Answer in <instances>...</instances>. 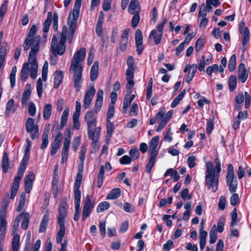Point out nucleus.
<instances>
[{"label": "nucleus", "mask_w": 251, "mask_h": 251, "mask_svg": "<svg viewBox=\"0 0 251 251\" xmlns=\"http://www.w3.org/2000/svg\"><path fill=\"white\" fill-rule=\"evenodd\" d=\"M85 55V49L81 48L75 53L71 63L70 72L73 74L74 87L77 92L79 91L81 87L83 71L82 62Z\"/></svg>", "instance_id": "f257e3e1"}, {"label": "nucleus", "mask_w": 251, "mask_h": 251, "mask_svg": "<svg viewBox=\"0 0 251 251\" xmlns=\"http://www.w3.org/2000/svg\"><path fill=\"white\" fill-rule=\"evenodd\" d=\"M37 26L33 25L24 42L23 47L25 51H27L30 47L31 50L29 52H38L40 48L41 37L39 35L35 36L37 32Z\"/></svg>", "instance_id": "f03ea898"}, {"label": "nucleus", "mask_w": 251, "mask_h": 251, "mask_svg": "<svg viewBox=\"0 0 251 251\" xmlns=\"http://www.w3.org/2000/svg\"><path fill=\"white\" fill-rule=\"evenodd\" d=\"M67 33L68 27L67 26L64 25L62 28L60 40L59 42L56 35L55 34L53 35L50 46L51 51L54 56H56L57 55H62L65 52Z\"/></svg>", "instance_id": "7ed1b4c3"}, {"label": "nucleus", "mask_w": 251, "mask_h": 251, "mask_svg": "<svg viewBox=\"0 0 251 251\" xmlns=\"http://www.w3.org/2000/svg\"><path fill=\"white\" fill-rule=\"evenodd\" d=\"M81 0H76L73 10L70 12L68 18V24L69 26V33L68 37V42L71 44L76 28L77 21L79 15V10Z\"/></svg>", "instance_id": "20e7f679"}, {"label": "nucleus", "mask_w": 251, "mask_h": 251, "mask_svg": "<svg viewBox=\"0 0 251 251\" xmlns=\"http://www.w3.org/2000/svg\"><path fill=\"white\" fill-rule=\"evenodd\" d=\"M206 168L205 183L207 188L211 189L213 192H215L218 189L219 174H215L213 165L211 162H208L206 164Z\"/></svg>", "instance_id": "39448f33"}, {"label": "nucleus", "mask_w": 251, "mask_h": 251, "mask_svg": "<svg viewBox=\"0 0 251 251\" xmlns=\"http://www.w3.org/2000/svg\"><path fill=\"white\" fill-rule=\"evenodd\" d=\"M127 69L126 71V79L127 81L126 84V88L129 93H130L132 89L134 82V71L135 70L134 61L132 56H130L127 59Z\"/></svg>", "instance_id": "423d86ee"}, {"label": "nucleus", "mask_w": 251, "mask_h": 251, "mask_svg": "<svg viewBox=\"0 0 251 251\" xmlns=\"http://www.w3.org/2000/svg\"><path fill=\"white\" fill-rule=\"evenodd\" d=\"M226 178L230 192H235L238 186V181L235 176L233 167L231 164L228 165Z\"/></svg>", "instance_id": "0eeeda50"}, {"label": "nucleus", "mask_w": 251, "mask_h": 251, "mask_svg": "<svg viewBox=\"0 0 251 251\" xmlns=\"http://www.w3.org/2000/svg\"><path fill=\"white\" fill-rule=\"evenodd\" d=\"M25 130L27 133H29L32 140H34L39 137V126L35 124L34 120L31 118H28L25 122Z\"/></svg>", "instance_id": "6e6552de"}, {"label": "nucleus", "mask_w": 251, "mask_h": 251, "mask_svg": "<svg viewBox=\"0 0 251 251\" xmlns=\"http://www.w3.org/2000/svg\"><path fill=\"white\" fill-rule=\"evenodd\" d=\"M20 219L17 217L12 226V233L14 235L12 239V251H18L20 248V236L16 232L18 231Z\"/></svg>", "instance_id": "1a4fd4ad"}, {"label": "nucleus", "mask_w": 251, "mask_h": 251, "mask_svg": "<svg viewBox=\"0 0 251 251\" xmlns=\"http://www.w3.org/2000/svg\"><path fill=\"white\" fill-rule=\"evenodd\" d=\"M101 128L96 126L87 127L88 138L92 141L91 146L94 147L100 138Z\"/></svg>", "instance_id": "9d476101"}, {"label": "nucleus", "mask_w": 251, "mask_h": 251, "mask_svg": "<svg viewBox=\"0 0 251 251\" xmlns=\"http://www.w3.org/2000/svg\"><path fill=\"white\" fill-rule=\"evenodd\" d=\"M239 32L243 35L242 41V44L243 47L242 48V50L244 52L246 50V48L245 46L249 43L250 39V31L249 28L245 26V23L243 21L240 22L239 24Z\"/></svg>", "instance_id": "9b49d317"}, {"label": "nucleus", "mask_w": 251, "mask_h": 251, "mask_svg": "<svg viewBox=\"0 0 251 251\" xmlns=\"http://www.w3.org/2000/svg\"><path fill=\"white\" fill-rule=\"evenodd\" d=\"M38 52H29L28 60L31 67H30V76L35 79L38 72V64L36 60V54Z\"/></svg>", "instance_id": "f8f14e48"}, {"label": "nucleus", "mask_w": 251, "mask_h": 251, "mask_svg": "<svg viewBox=\"0 0 251 251\" xmlns=\"http://www.w3.org/2000/svg\"><path fill=\"white\" fill-rule=\"evenodd\" d=\"M95 202H92L91 201L90 196L89 195H87L85 199V203L83 206L82 210V221H85L86 219L90 216L92 210L95 206Z\"/></svg>", "instance_id": "ddd939ff"}, {"label": "nucleus", "mask_w": 251, "mask_h": 251, "mask_svg": "<svg viewBox=\"0 0 251 251\" xmlns=\"http://www.w3.org/2000/svg\"><path fill=\"white\" fill-rule=\"evenodd\" d=\"M68 136L64 139L63 147L61 153V163L64 164L67 161L68 151L70 148V140L71 139L70 129H68Z\"/></svg>", "instance_id": "4468645a"}, {"label": "nucleus", "mask_w": 251, "mask_h": 251, "mask_svg": "<svg viewBox=\"0 0 251 251\" xmlns=\"http://www.w3.org/2000/svg\"><path fill=\"white\" fill-rule=\"evenodd\" d=\"M82 180V175L80 173H77L76 176L74 187V200H81V192L79 188L81 184Z\"/></svg>", "instance_id": "2eb2a0df"}, {"label": "nucleus", "mask_w": 251, "mask_h": 251, "mask_svg": "<svg viewBox=\"0 0 251 251\" xmlns=\"http://www.w3.org/2000/svg\"><path fill=\"white\" fill-rule=\"evenodd\" d=\"M96 93V90L94 87L91 86L89 89L87 91L84 97V106L85 109H88L90 107L93 98Z\"/></svg>", "instance_id": "dca6fc26"}, {"label": "nucleus", "mask_w": 251, "mask_h": 251, "mask_svg": "<svg viewBox=\"0 0 251 251\" xmlns=\"http://www.w3.org/2000/svg\"><path fill=\"white\" fill-rule=\"evenodd\" d=\"M97 114L91 110L86 112L84 117V120L86 122L87 127L97 126Z\"/></svg>", "instance_id": "f3484780"}, {"label": "nucleus", "mask_w": 251, "mask_h": 251, "mask_svg": "<svg viewBox=\"0 0 251 251\" xmlns=\"http://www.w3.org/2000/svg\"><path fill=\"white\" fill-rule=\"evenodd\" d=\"M129 29L124 30L121 36L120 39L119 48L122 51H124L127 48L128 42Z\"/></svg>", "instance_id": "a211bd4d"}, {"label": "nucleus", "mask_w": 251, "mask_h": 251, "mask_svg": "<svg viewBox=\"0 0 251 251\" xmlns=\"http://www.w3.org/2000/svg\"><path fill=\"white\" fill-rule=\"evenodd\" d=\"M63 139V135L61 133L59 132L51 144V149L50 153L51 155H54L57 152V150L60 148L62 140Z\"/></svg>", "instance_id": "6ab92c4d"}, {"label": "nucleus", "mask_w": 251, "mask_h": 251, "mask_svg": "<svg viewBox=\"0 0 251 251\" xmlns=\"http://www.w3.org/2000/svg\"><path fill=\"white\" fill-rule=\"evenodd\" d=\"M34 179V175L32 172H30L29 174L25 177V191L27 193H29L32 188L33 181Z\"/></svg>", "instance_id": "aec40b11"}, {"label": "nucleus", "mask_w": 251, "mask_h": 251, "mask_svg": "<svg viewBox=\"0 0 251 251\" xmlns=\"http://www.w3.org/2000/svg\"><path fill=\"white\" fill-rule=\"evenodd\" d=\"M103 91L101 89H99L97 95L95 105L94 108V111L97 114L100 110L103 102Z\"/></svg>", "instance_id": "412c9836"}, {"label": "nucleus", "mask_w": 251, "mask_h": 251, "mask_svg": "<svg viewBox=\"0 0 251 251\" xmlns=\"http://www.w3.org/2000/svg\"><path fill=\"white\" fill-rule=\"evenodd\" d=\"M248 74L246 70L244 64L241 63L238 66V78L242 82L244 83L248 78Z\"/></svg>", "instance_id": "4be33fe9"}, {"label": "nucleus", "mask_w": 251, "mask_h": 251, "mask_svg": "<svg viewBox=\"0 0 251 251\" xmlns=\"http://www.w3.org/2000/svg\"><path fill=\"white\" fill-rule=\"evenodd\" d=\"M163 35L157 32L156 29L152 30L149 36V40H152L155 45H158L161 42Z\"/></svg>", "instance_id": "5701e85b"}, {"label": "nucleus", "mask_w": 251, "mask_h": 251, "mask_svg": "<svg viewBox=\"0 0 251 251\" xmlns=\"http://www.w3.org/2000/svg\"><path fill=\"white\" fill-rule=\"evenodd\" d=\"M59 214L57 218L59 225L65 226V218L67 215V210L65 206L61 205L58 208Z\"/></svg>", "instance_id": "b1692460"}, {"label": "nucleus", "mask_w": 251, "mask_h": 251, "mask_svg": "<svg viewBox=\"0 0 251 251\" xmlns=\"http://www.w3.org/2000/svg\"><path fill=\"white\" fill-rule=\"evenodd\" d=\"M52 21V14L51 12H49L48 13L47 18L44 21L43 24V31L44 32V37L45 38L47 37V34L46 33L48 32L50 27V25L51 24Z\"/></svg>", "instance_id": "393cba45"}, {"label": "nucleus", "mask_w": 251, "mask_h": 251, "mask_svg": "<svg viewBox=\"0 0 251 251\" xmlns=\"http://www.w3.org/2000/svg\"><path fill=\"white\" fill-rule=\"evenodd\" d=\"M157 155L155 151L150 152V156L148 163L146 167V171L149 174L156 162V157Z\"/></svg>", "instance_id": "a878e982"}, {"label": "nucleus", "mask_w": 251, "mask_h": 251, "mask_svg": "<svg viewBox=\"0 0 251 251\" xmlns=\"http://www.w3.org/2000/svg\"><path fill=\"white\" fill-rule=\"evenodd\" d=\"M22 216H23V221L22 222L21 227L24 229L26 230L27 229L30 219V214L28 212L21 213L18 216L20 219Z\"/></svg>", "instance_id": "bb28decb"}, {"label": "nucleus", "mask_w": 251, "mask_h": 251, "mask_svg": "<svg viewBox=\"0 0 251 251\" xmlns=\"http://www.w3.org/2000/svg\"><path fill=\"white\" fill-rule=\"evenodd\" d=\"M99 74V62L96 61L94 63L90 71V78L92 81L96 80Z\"/></svg>", "instance_id": "cd10ccee"}, {"label": "nucleus", "mask_w": 251, "mask_h": 251, "mask_svg": "<svg viewBox=\"0 0 251 251\" xmlns=\"http://www.w3.org/2000/svg\"><path fill=\"white\" fill-rule=\"evenodd\" d=\"M49 129L45 127L42 136V143L41 145L40 148L42 150L45 149L49 144Z\"/></svg>", "instance_id": "c85d7f7f"}, {"label": "nucleus", "mask_w": 251, "mask_h": 251, "mask_svg": "<svg viewBox=\"0 0 251 251\" xmlns=\"http://www.w3.org/2000/svg\"><path fill=\"white\" fill-rule=\"evenodd\" d=\"M140 9V8L138 0H131L128 8V12L130 14H134L136 13V11L139 12Z\"/></svg>", "instance_id": "c756f323"}, {"label": "nucleus", "mask_w": 251, "mask_h": 251, "mask_svg": "<svg viewBox=\"0 0 251 251\" xmlns=\"http://www.w3.org/2000/svg\"><path fill=\"white\" fill-rule=\"evenodd\" d=\"M49 221V217L48 214H45L42 219L41 223L39 226V232L43 233L45 232L48 226V223Z\"/></svg>", "instance_id": "7c9ffc66"}, {"label": "nucleus", "mask_w": 251, "mask_h": 251, "mask_svg": "<svg viewBox=\"0 0 251 251\" xmlns=\"http://www.w3.org/2000/svg\"><path fill=\"white\" fill-rule=\"evenodd\" d=\"M63 77V73L60 71H56L54 78V88L57 89L62 82Z\"/></svg>", "instance_id": "2f4dec72"}, {"label": "nucleus", "mask_w": 251, "mask_h": 251, "mask_svg": "<svg viewBox=\"0 0 251 251\" xmlns=\"http://www.w3.org/2000/svg\"><path fill=\"white\" fill-rule=\"evenodd\" d=\"M30 63L29 62L25 63L22 67L21 70V80L23 81H25L28 78L29 69H30Z\"/></svg>", "instance_id": "473e14b6"}, {"label": "nucleus", "mask_w": 251, "mask_h": 251, "mask_svg": "<svg viewBox=\"0 0 251 251\" xmlns=\"http://www.w3.org/2000/svg\"><path fill=\"white\" fill-rule=\"evenodd\" d=\"M121 194V190L119 188H115L111 190L107 195V200H114L118 198Z\"/></svg>", "instance_id": "72a5a7b5"}, {"label": "nucleus", "mask_w": 251, "mask_h": 251, "mask_svg": "<svg viewBox=\"0 0 251 251\" xmlns=\"http://www.w3.org/2000/svg\"><path fill=\"white\" fill-rule=\"evenodd\" d=\"M159 139V137L158 136H155L151 140L150 146H149V150L151 151V152H152L153 151H155L156 154H158V150L157 149V144Z\"/></svg>", "instance_id": "f704fd0d"}, {"label": "nucleus", "mask_w": 251, "mask_h": 251, "mask_svg": "<svg viewBox=\"0 0 251 251\" xmlns=\"http://www.w3.org/2000/svg\"><path fill=\"white\" fill-rule=\"evenodd\" d=\"M70 110L68 107H66L61 117L60 128H63L67 124Z\"/></svg>", "instance_id": "c9c22d12"}, {"label": "nucleus", "mask_w": 251, "mask_h": 251, "mask_svg": "<svg viewBox=\"0 0 251 251\" xmlns=\"http://www.w3.org/2000/svg\"><path fill=\"white\" fill-rule=\"evenodd\" d=\"M9 157L7 152H4L2 159V170L3 173L7 172L9 168Z\"/></svg>", "instance_id": "e433bc0d"}, {"label": "nucleus", "mask_w": 251, "mask_h": 251, "mask_svg": "<svg viewBox=\"0 0 251 251\" xmlns=\"http://www.w3.org/2000/svg\"><path fill=\"white\" fill-rule=\"evenodd\" d=\"M52 111V107L50 104H46L43 109V118L45 121L49 119Z\"/></svg>", "instance_id": "4c0bfd02"}, {"label": "nucleus", "mask_w": 251, "mask_h": 251, "mask_svg": "<svg viewBox=\"0 0 251 251\" xmlns=\"http://www.w3.org/2000/svg\"><path fill=\"white\" fill-rule=\"evenodd\" d=\"M59 226V230H58L56 235V242L58 244L63 243L62 240L64 236L65 233V226Z\"/></svg>", "instance_id": "58836bf2"}, {"label": "nucleus", "mask_w": 251, "mask_h": 251, "mask_svg": "<svg viewBox=\"0 0 251 251\" xmlns=\"http://www.w3.org/2000/svg\"><path fill=\"white\" fill-rule=\"evenodd\" d=\"M190 70L189 71L187 77L186 78V81L189 83L192 80L195 74L197 69V65L196 64H193L191 65Z\"/></svg>", "instance_id": "ea45409f"}, {"label": "nucleus", "mask_w": 251, "mask_h": 251, "mask_svg": "<svg viewBox=\"0 0 251 251\" xmlns=\"http://www.w3.org/2000/svg\"><path fill=\"white\" fill-rule=\"evenodd\" d=\"M7 47V43H4L0 49V68L2 67L4 61V57L6 52Z\"/></svg>", "instance_id": "a19ab883"}, {"label": "nucleus", "mask_w": 251, "mask_h": 251, "mask_svg": "<svg viewBox=\"0 0 251 251\" xmlns=\"http://www.w3.org/2000/svg\"><path fill=\"white\" fill-rule=\"evenodd\" d=\"M104 175V167L101 165L100 169V171L98 175V187L100 188L102 185L103 182V177Z\"/></svg>", "instance_id": "79ce46f5"}, {"label": "nucleus", "mask_w": 251, "mask_h": 251, "mask_svg": "<svg viewBox=\"0 0 251 251\" xmlns=\"http://www.w3.org/2000/svg\"><path fill=\"white\" fill-rule=\"evenodd\" d=\"M74 204L75 207V213L74 216V220L77 221L80 216V200H74Z\"/></svg>", "instance_id": "37998d69"}, {"label": "nucleus", "mask_w": 251, "mask_h": 251, "mask_svg": "<svg viewBox=\"0 0 251 251\" xmlns=\"http://www.w3.org/2000/svg\"><path fill=\"white\" fill-rule=\"evenodd\" d=\"M217 238V229L216 225H214L211 228L209 233V242L210 244H214L216 241Z\"/></svg>", "instance_id": "c03bdc74"}, {"label": "nucleus", "mask_w": 251, "mask_h": 251, "mask_svg": "<svg viewBox=\"0 0 251 251\" xmlns=\"http://www.w3.org/2000/svg\"><path fill=\"white\" fill-rule=\"evenodd\" d=\"M87 151L86 147L85 146H82L81 147L80 151L79 152V158L80 160L79 164L83 167L84 161L85 159V154Z\"/></svg>", "instance_id": "a18cd8bd"}, {"label": "nucleus", "mask_w": 251, "mask_h": 251, "mask_svg": "<svg viewBox=\"0 0 251 251\" xmlns=\"http://www.w3.org/2000/svg\"><path fill=\"white\" fill-rule=\"evenodd\" d=\"M237 79L235 75H231L228 81L229 89L230 92H233L236 87Z\"/></svg>", "instance_id": "49530a36"}, {"label": "nucleus", "mask_w": 251, "mask_h": 251, "mask_svg": "<svg viewBox=\"0 0 251 251\" xmlns=\"http://www.w3.org/2000/svg\"><path fill=\"white\" fill-rule=\"evenodd\" d=\"M9 205V201L7 199H4L2 202V207L0 209V217L5 218L6 210Z\"/></svg>", "instance_id": "de8ad7c7"}, {"label": "nucleus", "mask_w": 251, "mask_h": 251, "mask_svg": "<svg viewBox=\"0 0 251 251\" xmlns=\"http://www.w3.org/2000/svg\"><path fill=\"white\" fill-rule=\"evenodd\" d=\"M110 207V203L108 201H103L100 203L97 208V212L99 213L108 209Z\"/></svg>", "instance_id": "09e8293b"}, {"label": "nucleus", "mask_w": 251, "mask_h": 251, "mask_svg": "<svg viewBox=\"0 0 251 251\" xmlns=\"http://www.w3.org/2000/svg\"><path fill=\"white\" fill-rule=\"evenodd\" d=\"M114 130L113 124L110 120H106L107 134L109 138L112 137Z\"/></svg>", "instance_id": "8fccbe9b"}, {"label": "nucleus", "mask_w": 251, "mask_h": 251, "mask_svg": "<svg viewBox=\"0 0 251 251\" xmlns=\"http://www.w3.org/2000/svg\"><path fill=\"white\" fill-rule=\"evenodd\" d=\"M17 72V68L16 66L14 67L11 72L10 75V81L11 83V88H13L15 86L16 83V74Z\"/></svg>", "instance_id": "3c124183"}, {"label": "nucleus", "mask_w": 251, "mask_h": 251, "mask_svg": "<svg viewBox=\"0 0 251 251\" xmlns=\"http://www.w3.org/2000/svg\"><path fill=\"white\" fill-rule=\"evenodd\" d=\"M31 91L29 89H26L24 91L21 100L23 106L26 104V102L29 99Z\"/></svg>", "instance_id": "603ef678"}, {"label": "nucleus", "mask_w": 251, "mask_h": 251, "mask_svg": "<svg viewBox=\"0 0 251 251\" xmlns=\"http://www.w3.org/2000/svg\"><path fill=\"white\" fill-rule=\"evenodd\" d=\"M14 101L11 99H10L7 102L6 105V108L5 111V115L7 116H9L10 113L14 107Z\"/></svg>", "instance_id": "864d4df0"}, {"label": "nucleus", "mask_w": 251, "mask_h": 251, "mask_svg": "<svg viewBox=\"0 0 251 251\" xmlns=\"http://www.w3.org/2000/svg\"><path fill=\"white\" fill-rule=\"evenodd\" d=\"M236 66V55L235 54H232L228 62V69L230 72H232L234 70Z\"/></svg>", "instance_id": "5fc2aeb1"}, {"label": "nucleus", "mask_w": 251, "mask_h": 251, "mask_svg": "<svg viewBox=\"0 0 251 251\" xmlns=\"http://www.w3.org/2000/svg\"><path fill=\"white\" fill-rule=\"evenodd\" d=\"M25 194L24 193L21 194L20 198L19 200V205L17 207V211L18 212L21 211L25 206Z\"/></svg>", "instance_id": "6e6d98bb"}, {"label": "nucleus", "mask_w": 251, "mask_h": 251, "mask_svg": "<svg viewBox=\"0 0 251 251\" xmlns=\"http://www.w3.org/2000/svg\"><path fill=\"white\" fill-rule=\"evenodd\" d=\"M152 84H153L152 78H151L149 79V82L148 84L147 90L146 99L148 100H149L152 96Z\"/></svg>", "instance_id": "4d7b16f0"}, {"label": "nucleus", "mask_w": 251, "mask_h": 251, "mask_svg": "<svg viewBox=\"0 0 251 251\" xmlns=\"http://www.w3.org/2000/svg\"><path fill=\"white\" fill-rule=\"evenodd\" d=\"M36 89L38 96L39 98H41L42 96L43 92V82L42 80L39 78L37 82Z\"/></svg>", "instance_id": "13d9d810"}, {"label": "nucleus", "mask_w": 251, "mask_h": 251, "mask_svg": "<svg viewBox=\"0 0 251 251\" xmlns=\"http://www.w3.org/2000/svg\"><path fill=\"white\" fill-rule=\"evenodd\" d=\"M6 222L5 218L0 217V235L4 234L6 229Z\"/></svg>", "instance_id": "bf43d9fd"}, {"label": "nucleus", "mask_w": 251, "mask_h": 251, "mask_svg": "<svg viewBox=\"0 0 251 251\" xmlns=\"http://www.w3.org/2000/svg\"><path fill=\"white\" fill-rule=\"evenodd\" d=\"M25 170V169L19 167L18 171V175L15 177L14 181L20 183V180L24 176Z\"/></svg>", "instance_id": "052dcab7"}, {"label": "nucleus", "mask_w": 251, "mask_h": 251, "mask_svg": "<svg viewBox=\"0 0 251 251\" xmlns=\"http://www.w3.org/2000/svg\"><path fill=\"white\" fill-rule=\"evenodd\" d=\"M133 14L134 16L132 19L131 25L133 27H136L138 25L140 21L139 12L136 11V13Z\"/></svg>", "instance_id": "680f3d73"}, {"label": "nucleus", "mask_w": 251, "mask_h": 251, "mask_svg": "<svg viewBox=\"0 0 251 251\" xmlns=\"http://www.w3.org/2000/svg\"><path fill=\"white\" fill-rule=\"evenodd\" d=\"M196 157L195 155H191L188 157L187 162L190 169L194 168L196 165Z\"/></svg>", "instance_id": "e2e57ef3"}, {"label": "nucleus", "mask_w": 251, "mask_h": 251, "mask_svg": "<svg viewBox=\"0 0 251 251\" xmlns=\"http://www.w3.org/2000/svg\"><path fill=\"white\" fill-rule=\"evenodd\" d=\"M7 7V1L5 0L2 3L0 7V18L1 19V20H2L6 12Z\"/></svg>", "instance_id": "0e129e2a"}, {"label": "nucleus", "mask_w": 251, "mask_h": 251, "mask_svg": "<svg viewBox=\"0 0 251 251\" xmlns=\"http://www.w3.org/2000/svg\"><path fill=\"white\" fill-rule=\"evenodd\" d=\"M135 44L143 43L142 33L140 29H137L135 32Z\"/></svg>", "instance_id": "69168bd1"}, {"label": "nucleus", "mask_w": 251, "mask_h": 251, "mask_svg": "<svg viewBox=\"0 0 251 251\" xmlns=\"http://www.w3.org/2000/svg\"><path fill=\"white\" fill-rule=\"evenodd\" d=\"M28 111L29 114L31 116H34L36 114V106L33 102H29L28 106Z\"/></svg>", "instance_id": "338daca9"}, {"label": "nucleus", "mask_w": 251, "mask_h": 251, "mask_svg": "<svg viewBox=\"0 0 251 251\" xmlns=\"http://www.w3.org/2000/svg\"><path fill=\"white\" fill-rule=\"evenodd\" d=\"M226 204V200L224 196H221L219 200L218 209L219 210H224L225 208Z\"/></svg>", "instance_id": "774afa93"}]
</instances>
